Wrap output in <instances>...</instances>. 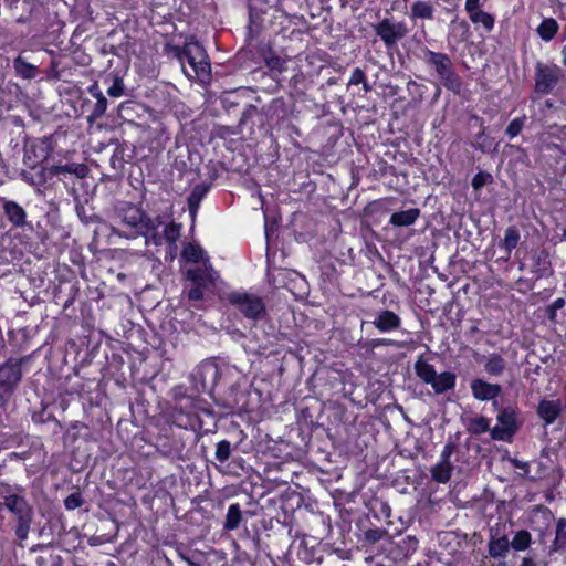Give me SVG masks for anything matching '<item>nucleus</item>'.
Segmentation results:
<instances>
[{
  "instance_id": "8fccbe9b",
  "label": "nucleus",
  "mask_w": 566,
  "mask_h": 566,
  "mask_svg": "<svg viewBox=\"0 0 566 566\" xmlns=\"http://www.w3.org/2000/svg\"><path fill=\"white\" fill-rule=\"evenodd\" d=\"M465 10L472 15L480 10V0H465Z\"/></svg>"
},
{
  "instance_id": "39448f33",
  "label": "nucleus",
  "mask_w": 566,
  "mask_h": 566,
  "mask_svg": "<svg viewBox=\"0 0 566 566\" xmlns=\"http://www.w3.org/2000/svg\"><path fill=\"white\" fill-rule=\"evenodd\" d=\"M3 505L17 518L14 534L20 542L28 538L31 523L33 521V509L24 496L19 494H9L3 497Z\"/></svg>"
},
{
  "instance_id": "393cba45",
  "label": "nucleus",
  "mask_w": 566,
  "mask_h": 566,
  "mask_svg": "<svg viewBox=\"0 0 566 566\" xmlns=\"http://www.w3.org/2000/svg\"><path fill=\"white\" fill-rule=\"evenodd\" d=\"M566 548V520L559 518L556 524L555 538L549 547V554Z\"/></svg>"
},
{
  "instance_id": "412c9836",
  "label": "nucleus",
  "mask_w": 566,
  "mask_h": 566,
  "mask_svg": "<svg viewBox=\"0 0 566 566\" xmlns=\"http://www.w3.org/2000/svg\"><path fill=\"white\" fill-rule=\"evenodd\" d=\"M13 69L17 75L24 80H33L39 73L38 67L25 61L21 55L13 60Z\"/></svg>"
},
{
  "instance_id": "9d476101",
  "label": "nucleus",
  "mask_w": 566,
  "mask_h": 566,
  "mask_svg": "<svg viewBox=\"0 0 566 566\" xmlns=\"http://www.w3.org/2000/svg\"><path fill=\"white\" fill-rule=\"evenodd\" d=\"M562 71L556 65L536 64L535 90L541 94H548L558 83Z\"/></svg>"
},
{
  "instance_id": "72a5a7b5",
  "label": "nucleus",
  "mask_w": 566,
  "mask_h": 566,
  "mask_svg": "<svg viewBox=\"0 0 566 566\" xmlns=\"http://www.w3.org/2000/svg\"><path fill=\"white\" fill-rule=\"evenodd\" d=\"M468 430L472 434H482L488 431L491 432L490 420L483 416L474 417L470 419Z\"/></svg>"
},
{
  "instance_id": "f03ea898",
  "label": "nucleus",
  "mask_w": 566,
  "mask_h": 566,
  "mask_svg": "<svg viewBox=\"0 0 566 566\" xmlns=\"http://www.w3.org/2000/svg\"><path fill=\"white\" fill-rule=\"evenodd\" d=\"M181 224L168 221L164 216L154 218L147 216L138 237L145 238L146 245L160 247L167 244L171 250H176V242L180 237Z\"/></svg>"
},
{
  "instance_id": "13d9d810",
  "label": "nucleus",
  "mask_w": 566,
  "mask_h": 566,
  "mask_svg": "<svg viewBox=\"0 0 566 566\" xmlns=\"http://www.w3.org/2000/svg\"><path fill=\"white\" fill-rule=\"evenodd\" d=\"M562 54H563V63L566 65V45L563 48Z\"/></svg>"
},
{
  "instance_id": "49530a36",
  "label": "nucleus",
  "mask_w": 566,
  "mask_h": 566,
  "mask_svg": "<svg viewBox=\"0 0 566 566\" xmlns=\"http://www.w3.org/2000/svg\"><path fill=\"white\" fill-rule=\"evenodd\" d=\"M365 80H366L365 72L360 67H356L352 72V75H350V78L348 82V86L361 84L363 82H365Z\"/></svg>"
},
{
  "instance_id": "7c9ffc66",
  "label": "nucleus",
  "mask_w": 566,
  "mask_h": 566,
  "mask_svg": "<svg viewBox=\"0 0 566 566\" xmlns=\"http://www.w3.org/2000/svg\"><path fill=\"white\" fill-rule=\"evenodd\" d=\"M181 256L187 261V262H192V263H199V262H207V260L205 259V251L197 244H193V243H188L182 252H181Z\"/></svg>"
},
{
  "instance_id": "ea45409f",
  "label": "nucleus",
  "mask_w": 566,
  "mask_h": 566,
  "mask_svg": "<svg viewBox=\"0 0 566 566\" xmlns=\"http://www.w3.org/2000/svg\"><path fill=\"white\" fill-rule=\"evenodd\" d=\"M38 566H62V557L53 553L42 555L38 558Z\"/></svg>"
},
{
  "instance_id": "f257e3e1",
  "label": "nucleus",
  "mask_w": 566,
  "mask_h": 566,
  "mask_svg": "<svg viewBox=\"0 0 566 566\" xmlns=\"http://www.w3.org/2000/svg\"><path fill=\"white\" fill-rule=\"evenodd\" d=\"M175 56L181 62L182 71L189 78L205 81L210 77L211 66L208 54L198 41H187L184 46L172 49Z\"/></svg>"
},
{
  "instance_id": "c9c22d12",
  "label": "nucleus",
  "mask_w": 566,
  "mask_h": 566,
  "mask_svg": "<svg viewBox=\"0 0 566 566\" xmlns=\"http://www.w3.org/2000/svg\"><path fill=\"white\" fill-rule=\"evenodd\" d=\"M470 19L473 23H481L486 30H491L494 27V18L482 10L470 15Z\"/></svg>"
},
{
  "instance_id": "603ef678",
  "label": "nucleus",
  "mask_w": 566,
  "mask_h": 566,
  "mask_svg": "<svg viewBox=\"0 0 566 566\" xmlns=\"http://www.w3.org/2000/svg\"><path fill=\"white\" fill-rule=\"evenodd\" d=\"M511 463L515 469H522V470H524L525 473L528 472L530 465L527 462H523L517 459H511Z\"/></svg>"
},
{
  "instance_id": "c03bdc74",
  "label": "nucleus",
  "mask_w": 566,
  "mask_h": 566,
  "mask_svg": "<svg viewBox=\"0 0 566 566\" xmlns=\"http://www.w3.org/2000/svg\"><path fill=\"white\" fill-rule=\"evenodd\" d=\"M111 97H120L124 94V83L120 77H115L113 84L107 88Z\"/></svg>"
},
{
  "instance_id": "2f4dec72",
  "label": "nucleus",
  "mask_w": 566,
  "mask_h": 566,
  "mask_svg": "<svg viewBox=\"0 0 566 566\" xmlns=\"http://www.w3.org/2000/svg\"><path fill=\"white\" fill-rule=\"evenodd\" d=\"M557 31L558 24L552 18L544 19L537 28V33L544 41H551L556 35Z\"/></svg>"
},
{
  "instance_id": "de8ad7c7",
  "label": "nucleus",
  "mask_w": 566,
  "mask_h": 566,
  "mask_svg": "<svg viewBox=\"0 0 566 566\" xmlns=\"http://www.w3.org/2000/svg\"><path fill=\"white\" fill-rule=\"evenodd\" d=\"M454 444L452 442H448L442 451H441V454H440V461L441 462H447V463H451L450 462V458L452 455V453L454 452Z\"/></svg>"
},
{
  "instance_id": "7ed1b4c3",
  "label": "nucleus",
  "mask_w": 566,
  "mask_h": 566,
  "mask_svg": "<svg viewBox=\"0 0 566 566\" xmlns=\"http://www.w3.org/2000/svg\"><path fill=\"white\" fill-rule=\"evenodd\" d=\"M424 61L434 69L446 88L454 94L461 93L462 80L453 70V63L447 54L427 50Z\"/></svg>"
},
{
  "instance_id": "052dcab7",
  "label": "nucleus",
  "mask_w": 566,
  "mask_h": 566,
  "mask_svg": "<svg viewBox=\"0 0 566 566\" xmlns=\"http://www.w3.org/2000/svg\"><path fill=\"white\" fill-rule=\"evenodd\" d=\"M191 566H201V565H191Z\"/></svg>"
},
{
  "instance_id": "6e6552de",
  "label": "nucleus",
  "mask_w": 566,
  "mask_h": 566,
  "mask_svg": "<svg viewBox=\"0 0 566 566\" xmlns=\"http://www.w3.org/2000/svg\"><path fill=\"white\" fill-rule=\"evenodd\" d=\"M374 31L388 49L394 48L409 32L403 22L395 21L389 18H385L374 25Z\"/></svg>"
},
{
  "instance_id": "1a4fd4ad",
  "label": "nucleus",
  "mask_w": 566,
  "mask_h": 566,
  "mask_svg": "<svg viewBox=\"0 0 566 566\" xmlns=\"http://www.w3.org/2000/svg\"><path fill=\"white\" fill-rule=\"evenodd\" d=\"M517 412L513 407H505L500 409L496 424L491 430L493 440L509 441L516 432L518 426L516 420Z\"/></svg>"
},
{
  "instance_id": "c85d7f7f",
  "label": "nucleus",
  "mask_w": 566,
  "mask_h": 566,
  "mask_svg": "<svg viewBox=\"0 0 566 566\" xmlns=\"http://www.w3.org/2000/svg\"><path fill=\"white\" fill-rule=\"evenodd\" d=\"M520 239V232L515 227H509L505 230L504 239L500 247L505 250L507 256H510L511 252L517 247Z\"/></svg>"
},
{
  "instance_id": "b1692460",
  "label": "nucleus",
  "mask_w": 566,
  "mask_h": 566,
  "mask_svg": "<svg viewBox=\"0 0 566 566\" xmlns=\"http://www.w3.org/2000/svg\"><path fill=\"white\" fill-rule=\"evenodd\" d=\"M433 7L430 2L417 0L410 8V18L416 19H433Z\"/></svg>"
},
{
  "instance_id": "4c0bfd02",
  "label": "nucleus",
  "mask_w": 566,
  "mask_h": 566,
  "mask_svg": "<svg viewBox=\"0 0 566 566\" xmlns=\"http://www.w3.org/2000/svg\"><path fill=\"white\" fill-rule=\"evenodd\" d=\"M198 371L200 373L202 380H206L208 376L216 378L219 369L214 363L207 360L200 364Z\"/></svg>"
},
{
  "instance_id": "ddd939ff",
  "label": "nucleus",
  "mask_w": 566,
  "mask_h": 566,
  "mask_svg": "<svg viewBox=\"0 0 566 566\" xmlns=\"http://www.w3.org/2000/svg\"><path fill=\"white\" fill-rule=\"evenodd\" d=\"M510 551V541L506 535L500 534L499 530H490L488 553L492 558H504Z\"/></svg>"
},
{
  "instance_id": "bf43d9fd",
  "label": "nucleus",
  "mask_w": 566,
  "mask_h": 566,
  "mask_svg": "<svg viewBox=\"0 0 566 566\" xmlns=\"http://www.w3.org/2000/svg\"><path fill=\"white\" fill-rule=\"evenodd\" d=\"M493 406L496 408L497 407V401H493Z\"/></svg>"
},
{
  "instance_id": "58836bf2",
  "label": "nucleus",
  "mask_w": 566,
  "mask_h": 566,
  "mask_svg": "<svg viewBox=\"0 0 566 566\" xmlns=\"http://www.w3.org/2000/svg\"><path fill=\"white\" fill-rule=\"evenodd\" d=\"M265 63L271 71L282 73L285 70V61L276 54L268 56Z\"/></svg>"
},
{
  "instance_id": "0eeeda50",
  "label": "nucleus",
  "mask_w": 566,
  "mask_h": 566,
  "mask_svg": "<svg viewBox=\"0 0 566 566\" xmlns=\"http://www.w3.org/2000/svg\"><path fill=\"white\" fill-rule=\"evenodd\" d=\"M117 217L120 222L130 229V232H126L112 226L111 231L120 238L135 239L138 237V232L147 217V214L137 206L125 203L117 210Z\"/></svg>"
},
{
  "instance_id": "a19ab883",
  "label": "nucleus",
  "mask_w": 566,
  "mask_h": 566,
  "mask_svg": "<svg viewBox=\"0 0 566 566\" xmlns=\"http://www.w3.org/2000/svg\"><path fill=\"white\" fill-rule=\"evenodd\" d=\"M524 122H525V117H521V118H515L513 119L509 126L506 127V134L511 137V138H514L515 136H517L521 130L523 129V126H524Z\"/></svg>"
},
{
  "instance_id": "473e14b6",
  "label": "nucleus",
  "mask_w": 566,
  "mask_h": 566,
  "mask_svg": "<svg viewBox=\"0 0 566 566\" xmlns=\"http://www.w3.org/2000/svg\"><path fill=\"white\" fill-rule=\"evenodd\" d=\"M531 542V533L526 530H521L515 533L513 539L510 542V547L517 552L525 551L530 547Z\"/></svg>"
},
{
  "instance_id": "6e6d98bb",
  "label": "nucleus",
  "mask_w": 566,
  "mask_h": 566,
  "mask_svg": "<svg viewBox=\"0 0 566 566\" xmlns=\"http://www.w3.org/2000/svg\"><path fill=\"white\" fill-rule=\"evenodd\" d=\"M520 566H537V564L534 562V559L524 557Z\"/></svg>"
},
{
  "instance_id": "864d4df0",
  "label": "nucleus",
  "mask_w": 566,
  "mask_h": 566,
  "mask_svg": "<svg viewBox=\"0 0 566 566\" xmlns=\"http://www.w3.org/2000/svg\"><path fill=\"white\" fill-rule=\"evenodd\" d=\"M179 557L187 563L188 566H191V565H199L198 563L193 562L189 556H187L186 554L184 553H179Z\"/></svg>"
},
{
  "instance_id": "20e7f679",
  "label": "nucleus",
  "mask_w": 566,
  "mask_h": 566,
  "mask_svg": "<svg viewBox=\"0 0 566 566\" xmlns=\"http://www.w3.org/2000/svg\"><path fill=\"white\" fill-rule=\"evenodd\" d=\"M23 358H9L0 365V410H6L22 379Z\"/></svg>"
},
{
  "instance_id": "5701e85b",
  "label": "nucleus",
  "mask_w": 566,
  "mask_h": 566,
  "mask_svg": "<svg viewBox=\"0 0 566 566\" xmlns=\"http://www.w3.org/2000/svg\"><path fill=\"white\" fill-rule=\"evenodd\" d=\"M208 189L203 185H197L192 189L191 193L188 197V208L189 213L191 216L192 221H195V218L197 216L199 206L203 197L206 196Z\"/></svg>"
},
{
  "instance_id": "3c124183",
  "label": "nucleus",
  "mask_w": 566,
  "mask_h": 566,
  "mask_svg": "<svg viewBox=\"0 0 566 566\" xmlns=\"http://www.w3.org/2000/svg\"><path fill=\"white\" fill-rule=\"evenodd\" d=\"M87 91L92 95V97H94L95 99L101 98V97H105L104 94L102 93V91L99 90V86H98L97 83L92 84L87 88Z\"/></svg>"
},
{
  "instance_id": "a18cd8bd",
  "label": "nucleus",
  "mask_w": 566,
  "mask_h": 566,
  "mask_svg": "<svg viewBox=\"0 0 566 566\" xmlns=\"http://www.w3.org/2000/svg\"><path fill=\"white\" fill-rule=\"evenodd\" d=\"M565 306V300L563 297L556 298L548 307H547V316L551 321H554L556 317L557 310H560Z\"/></svg>"
},
{
  "instance_id": "6ab92c4d",
  "label": "nucleus",
  "mask_w": 566,
  "mask_h": 566,
  "mask_svg": "<svg viewBox=\"0 0 566 566\" xmlns=\"http://www.w3.org/2000/svg\"><path fill=\"white\" fill-rule=\"evenodd\" d=\"M483 359H484V370L489 375L499 377L504 373V370L506 368V361L501 355L491 354L489 356H484Z\"/></svg>"
},
{
  "instance_id": "aec40b11",
  "label": "nucleus",
  "mask_w": 566,
  "mask_h": 566,
  "mask_svg": "<svg viewBox=\"0 0 566 566\" xmlns=\"http://www.w3.org/2000/svg\"><path fill=\"white\" fill-rule=\"evenodd\" d=\"M52 176H59L64 174H72L78 178H84L87 175V166L84 164H65V165H53L50 167Z\"/></svg>"
},
{
  "instance_id": "2eb2a0df",
  "label": "nucleus",
  "mask_w": 566,
  "mask_h": 566,
  "mask_svg": "<svg viewBox=\"0 0 566 566\" xmlns=\"http://www.w3.org/2000/svg\"><path fill=\"white\" fill-rule=\"evenodd\" d=\"M3 210L8 220L17 228H22L27 223L25 210L15 201L4 200Z\"/></svg>"
},
{
  "instance_id": "5fc2aeb1",
  "label": "nucleus",
  "mask_w": 566,
  "mask_h": 566,
  "mask_svg": "<svg viewBox=\"0 0 566 566\" xmlns=\"http://www.w3.org/2000/svg\"><path fill=\"white\" fill-rule=\"evenodd\" d=\"M394 342L390 340V339H386V338H380V339H376L374 340V345L375 346H380V345H392Z\"/></svg>"
},
{
  "instance_id": "f3484780",
  "label": "nucleus",
  "mask_w": 566,
  "mask_h": 566,
  "mask_svg": "<svg viewBox=\"0 0 566 566\" xmlns=\"http://www.w3.org/2000/svg\"><path fill=\"white\" fill-rule=\"evenodd\" d=\"M455 381L457 376L454 373L443 371L441 374H437L429 385H431L437 395H441L453 389L455 387Z\"/></svg>"
},
{
  "instance_id": "f8f14e48",
  "label": "nucleus",
  "mask_w": 566,
  "mask_h": 566,
  "mask_svg": "<svg viewBox=\"0 0 566 566\" xmlns=\"http://www.w3.org/2000/svg\"><path fill=\"white\" fill-rule=\"evenodd\" d=\"M473 397L476 400L485 401L499 397L502 392V387L497 384H490L483 379L476 378L470 385Z\"/></svg>"
},
{
  "instance_id": "4d7b16f0",
  "label": "nucleus",
  "mask_w": 566,
  "mask_h": 566,
  "mask_svg": "<svg viewBox=\"0 0 566 566\" xmlns=\"http://www.w3.org/2000/svg\"><path fill=\"white\" fill-rule=\"evenodd\" d=\"M363 85V90L368 93L370 92L373 88H371V85L367 82V78L365 80V82L361 83Z\"/></svg>"
},
{
  "instance_id": "9b49d317",
  "label": "nucleus",
  "mask_w": 566,
  "mask_h": 566,
  "mask_svg": "<svg viewBox=\"0 0 566 566\" xmlns=\"http://www.w3.org/2000/svg\"><path fill=\"white\" fill-rule=\"evenodd\" d=\"M186 276L189 281L206 289L213 285L214 281L218 279L217 272L208 262H203L202 266L188 269Z\"/></svg>"
},
{
  "instance_id": "a211bd4d",
  "label": "nucleus",
  "mask_w": 566,
  "mask_h": 566,
  "mask_svg": "<svg viewBox=\"0 0 566 566\" xmlns=\"http://www.w3.org/2000/svg\"><path fill=\"white\" fill-rule=\"evenodd\" d=\"M420 216L418 208H411L403 211L394 212L389 222L395 227H409L416 222Z\"/></svg>"
},
{
  "instance_id": "37998d69",
  "label": "nucleus",
  "mask_w": 566,
  "mask_h": 566,
  "mask_svg": "<svg viewBox=\"0 0 566 566\" xmlns=\"http://www.w3.org/2000/svg\"><path fill=\"white\" fill-rule=\"evenodd\" d=\"M82 504H83V499H82V496H81V494L78 492L70 494L64 500V506L69 511L75 510V509L82 506Z\"/></svg>"
},
{
  "instance_id": "bb28decb",
  "label": "nucleus",
  "mask_w": 566,
  "mask_h": 566,
  "mask_svg": "<svg viewBox=\"0 0 566 566\" xmlns=\"http://www.w3.org/2000/svg\"><path fill=\"white\" fill-rule=\"evenodd\" d=\"M242 521V511L238 503L231 504L228 509L223 528L227 531H234L239 527Z\"/></svg>"
},
{
  "instance_id": "a878e982",
  "label": "nucleus",
  "mask_w": 566,
  "mask_h": 566,
  "mask_svg": "<svg viewBox=\"0 0 566 566\" xmlns=\"http://www.w3.org/2000/svg\"><path fill=\"white\" fill-rule=\"evenodd\" d=\"M52 177L50 167H41L34 174L28 171L22 172L23 180L33 186H42Z\"/></svg>"
},
{
  "instance_id": "423d86ee",
  "label": "nucleus",
  "mask_w": 566,
  "mask_h": 566,
  "mask_svg": "<svg viewBox=\"0 0 566 566\" xmlns=\"http://www.w3.org/2000/svg\"><path fill=\"white\" fill-rule=\"evenodd\" d=\"M227 298L228 302L249 321H262L268 314L263 298L256 294L231 292L228 294Z\"/></svg>"
},
{
  "instance_id": "4468645a",
  "label": "nucleus",
  "mask_w": 566,
  "mask_h": 566,
  "mask_svg": "<svg viewBox=\"0 0 566 566\" xmlns=\"http://www.w3.org/2000/svg\"><path fill=\"white\" fill-rule=\"evenodd\" d=\"M562 413V402L560 400H547L543 399L539 401L537 407V415L544 421L545 426H549L555 422V420Z\"/></svg>"
},
{
  "instance_id": "4be33fe9",
  "label": "nucleus",
  "mask_w": 566,
  "mask_h": 566,
  "mask_svg": "<svg viewBox=\"0 0 566 566\" xmlns=\"http://www.w3.org/2000/svg\"><path fill=\"white\" fill-rule=\"evenodd\" d=\"M85 106L90 108V114L87 115L86 120L92 125L105 114L107 109V99L106 97H101L93 104L90 101H85L83 107Z\"/></svg>"
},
{
  "instance_id": "79ce46f5",
  "label": "nucleus",
  "mask_w": 566,
  "mask_h": 566,
  "mask_svg": "<svg viewBox=\"0 0 566 566\" xmlns=\"http://www.w3.org/2000/svg\"><path fill=\"white\" fill-rule=\"evenodd\" d=\"M492 181V176L491 174L489 172H478L473 179H472V187L475 189V190H479L481 189L482 187H484L485 185L490 184Z\"/></svg>"
},
{
  "instance_id": "cd10ccee",
  "label": "nucleus",
  "mask_w": 566,
  "mask_h": 566,
  "mask_svg": "<svg viewBox=\"0 0 566 566\" xmlns=\"http://www.w3.org/2000/svg\"><path fill=\"white\" fill-rule=\"evenodd\" d=\"M416 375L426 384H430L436 377L437 371L432 365L419 358L415 364Z\"/></svg>"
},
{
  "instance_id": "dca6fc26",
  "label": "nucleus",
  "mask_w": 566,
  "mask_h": 566,
  "mask_svg": "<svg viewBox=\"0 0 566 566\" xmlns=\"http://www.w3.org/2000/svg\"><path fill=\"white\" fill-rule=\"evenodd\" d=\"M373 324L378 331L385 333L398 329L400 327L401 319L392 311L385 310L378 314Z\"/></svg>"
},
{
  "instance_id": "c756f323",
  "label": "nucleus",
  "mask_w": 566,
  "mask_h": 566,
  "mask_svg": "<svg viewBox=\"0 0 566 566\" xmlns=\"http://www.w3.org/2000/svg\"><path fill=\"white\" fill-rule=\"evenodd\" d=\"M453 465L447 462H439L431 469L432 479L439 483H447L452 474Z\"/></svg>"
},
{
  "instance_id": "e433bc0d",
  "label": "nucleus",
  "mask_w": 566,
  "mask_h": 566,
  "mask_svg": "<svg viewBox=\"0 0 566 566\" xmlns=\"http://www.w3.org/2000/svg\"><path fill=\"white\" fill-rule=\"evenodd\" d=\"M388 536V531L384 528H370L364 533V541L370 545L378 543Z\"/></svg>"
},
{
  "instance_id": "09e8293b",
  "label": "nucleus",
  "mask_w": 566,
  "mask_h": 566,
  "mask_svg": "<svg viewBox=\"0 0 566 566\" xmlns=\"http://www.w3.org/2000/svg\"><path fill=\"white\" fill-rule=\"evenodd\" d=\"M203 286H200V285H197L192 289L189 290L188 292V298L190 301H193V302H197V301H200L202 298V295H203Z\"/></svg>"
},
{
  "instance_id": "f704fd0d",
  "label": "nucleus",
  "mask_w": 566,
  "mask_h": 566,
  "mask_svg": "<svg viewBox=\"0 0 566 566\" xmlns=\"http://www.w3.org/2000/svg\"><path fill=\"white\" fill-rule=\"evenodd\" d=\"M231 453L232 448L231 443L228 440H222L217 443L214 457L219 462H227L230 459Z\"/></svg>"
}]
</instances>
